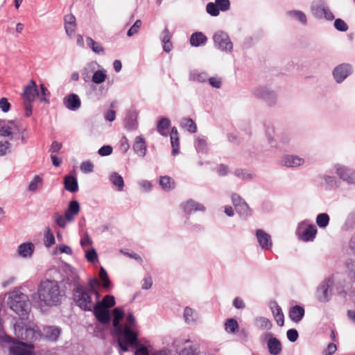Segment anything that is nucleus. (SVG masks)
Wrapping results in <instances>:
<instances>
[{
    "mask_svg": "<svg viewBox=\"0 0 355 355\" xmlns=\"http://www.w3.org/2000/svg\"><path fill=\"white\" fill-rule=\"evenodd\" d=\"M270 309L277 324L279 326L282 327L284 322V315L281 307L277 304V302H274L270 304Z\"/></svg>",
    "mask_w": 355,
    "mask_h": 355,
    "instance_id": "nucleus-25",
    "label": "nucleus"
},
{
    "mask_svg": "<svg viewBox=\"0 0 355 355\" xmlns=\"http://www.w3.org/2000/svg\"><path fill=\"white\" fill-rule=\"evenodd\" d=\"M135 347H137V349L135 355H149L148 349L146 346L138 345Z\"/></svg>",
    "mask_w": 355,
    "mask_h": 355,
    "instance_id": "nucleus-64",
    "label": "nucleus"
},
{
    "mask_svg": "<svg viewBox=\"0 0 355 355\" xmlns=\"http://www.w3.org/2000/svg\"><path fill=\"white\" fill-rule=\"evenodd\" d=\"M14 331L16 336L28 342L40 340L42 336L39 327L33 322H19L15 324Z\"/></svg>",
    "mask_w": 355,
    "mask_h": 355,
    "instance_id": "nucleus-4",
    "label": "nucleus"
},
{
    "mask_svg": "<svg viewBox=\"0 0 355 355\" xmlns=\"http://www.w3.org/2000/svg\"><path fill=\"white\" fill-rule=\"evenodd\" d=\"M334 27L336 30L341 32H345L348 30L347 24L341 19H336L334 21Z\"/></svg>",
    "mask_w": 355,
    "mask_h": 355,
    "instance_id": "nucleus-53",
    "label": "nucleus"
},
{
    "mask_svg": "<svg viewBox=\"0 0 355 355\" xmlns=\"http://www.w3.org/2000/svg\"><path fill=\"white\" fill-rule=\"evenodd\" d=\"M159 184L162 189L166 191H171L175 187V181L167 175L161 176L159 178Z\"/></svg>",
    "mask_w": 355,
    "mask_h": 355,
    "instance_id": "nucleus-30",
    "label": "nucleus"
},
{
    "mask_svg": "<svg viewBox=\"0 0 355 355\" xmlns=\"http://www.w3.org/2000/svg\"><path fill=\"white\" fill-rule=\"evenodd\" d=\"M207 41V36L202 32H196L190 37V44L192 46L198 47L205 45Z\"/></svg>",
    "mask_w": 355,
    "mask_h": 355,
    "instance_id": "nucleus-28",
    "label": "nucleus"
},
{
    "mask_svg": "<svg viewBox=\"0 0 355 355\" xmlns=\"http://www.w3.org/2000/svg\"><path fill=\"white\" fill-rule=\"evenodd\" d=\"M334 279L329 277L324 281L318 288L316 292V297L321 302H327L329 300L330 295L329 288L333 286Z\"/></svg>",
    "mask_w": 355,
    "mask_h": 355,
    "instance_id": "nucleus-11",
    "label": "nucleus"
},
{
    "mask_svg": "<svg viewBox=\"0 0 355 355\" xmlns=\"http://www.w3.org/2000/svg\"><path fill=\"white\" fill-rule=\"evenodd\" d=\"M184 319L187 324L195 325L197 324L198 315L196 311L187 306L184 310Z\"/></svg>",
    "mask_w": 355,
    "mask_h": 355,
    "instance_id": "nucleus-26",
    "label": "nucleus"
},
{
    "mask_svg": "<svg viewBox=\"0 0 355 355\" xmlns=\"http://www.w3.org/2000/svg\"><path fill=\"white\" fill-rule=\"evenodd\" d=\"M99 278L103 282V287L105 289H109L111 286V282L109 279L106 270L103 267L100 269Z\"/></svg>",
    "mask_w": 355,
    "mask_h": 355,
    "instance_id": "nucleus-46",
    "label": "nucleus"
},
{
    "mask_svg": "<svg viewBox=\"0 0 355 355\" xmlns=\"http://www.w3.org/2000/svg\"><path fill=\"white\" fill-rule=\"evenodd\" d=\"M304 315V309L299 305L293 306L289 311L291 320L295 322H299Z\"/></svg>",
    "mask_w": 355,
    "mask_h": 355,
    "instance_id": "nucleus-27",
    "label": "nucleus"
},
{
    "mask_svg": "<svg viewBox=\"0 0 355 355\" xmlns=\"http://www.w3.org/2000/svg\"><path fill=\"white\" fill-rule=\"evenodd\" d=\"M55 223L60 227L64 228L67 225V218L64 216H62L59 213H55L54 214Z\"/></svg>",
    "mask_w": 355,
    "mask_h": 355,
    "instance_id": "nucleus-56",
    "label": "nucleus"
},
{
    "mask_svg": "<svg viewBox=\"0 0 355 355\" xmlns=\"http://www.w3.org/2000/svg\"><path fill=\"white\" fill-rule=\"evenodd\" d=\"M135 153L140 157H144L146 153V144L145 139L142 136H138L135 138L133 144Z\"/></svg>",
    "mask_w": 355,
    "mask_h": 355,
    "instance_id": "nucleus-23",
    "label": "nucleus"
},
{
    "mask_svg": "<svg viewBox=\"0 0 355 355\" xmlns=\"http://www.w3.org/2000/svg\"><path fill=\"white\" fill-rule=\"evenodd\" d=\"M336 175L349 184H355V170L341 164L334 166Z\"/></svg>",
    "mask_w": 355,
    "mask_h": 355,
    "instance_id": "nucleus-9",
    "label": "nucleus"
},
{
    "mask_svg": "<svg viewBox=\"0 0 355 355\" xmlns=\"http://www.w3.org/2000/svg\"><path fill=\"white\" fill-rule=\"evenodd\" d=\"M190 79L194 81L204 83L208 79V76L205 72L193 71L190 73Z\"/></svg>",
    "mask_w": 355,
    "mask_h": 355,
    "instance_id": "nucleus-40",
    "label": "nucleus"
},
{
    "mask_svg": "<svg viewBox=\"0 0 355 355\" xmlns=\"http://www.w3.org/2000/svg\"><path fill=\"white\" fill-rule=\"evenodd\" d=\"M286 336L288 340L293 343L297 340L299 334L295 329H290L287 331Z\"/></svg>",
    "mask_w": 355,
    "mask_h": 355,
    "instance_id": "nucleus-62",
    "label": "nucleus"
},
{
    "mask_svg": "<svg viewBox=\"0 0 355 355\" xmlns=\"http://www.w3.org/2000/svg\"><path fill=\"white\" fill-rule=\"evenodd\" d=\"M256 327L261 329H270L272 324L271 322L265 317H259L256 319Z\"/></svg>",
    "mask_w": 355,
    "mask_h": 355,
    "instance_id": "nucleus-39",
    "label": "nucleus"
},
{
    "mask_svg": "<svg viewBox=\"0 0 355 355\" xmlns=\"http://www.w3.org/2000/svg\"><path fill=\"white\" fill-rule=\"evenodd\" d=\"M135 329L121 327L120 330H115L116 335L119 339L123 338V342L131 346H138V335L134 331Z\"/></svg>",
    "mask_w": 355,
    "mask_h": 355,
    "instance_id": "nucleus-8",
    "label": "nucleus"
},
{
    "mask_svg": "<svg viewBox=\"0 0 355 355\" xmlns=\"http://www.w3.org/2000/svg\"><path fill=\"white\" fill-rule=\"evenodd\" d=\"M225 330L231 334H235L239 329V324L235 319H227L225 323Z\"/></svg>",
    "mask_w": 355,
    "mask_h": 355,
    "instance_id": "nucleus-41",
    "label": "nucleus"
},
{
    "mask_svg": "<svg viewBox=\"0 0 355 355\" xmlns=\"http://www.w3.org/2000/svg\"><path fill=\"white\" fill-rule=\"evenodd\" d=\"M267 346L271 355H279L282 350L280 341L276 338H270L268 340Z\"/></svg>",
    "mask_w": 355,
    "mask_h": 355,
    "instance_id": "nucleus-24",
    "label": "nucleus"
},
{
    "mask_svg": "<svg viewBox=\"0 0 355 355\" xmlns=\"http://www.w3.org/2000/svg\"><path fill=\"white\" fill-rule=\"evenodd\" d=\"M64 188L71 193L76 192L78 190V184L76 178L70 175L66 176L64 178Z\"/></svg>",
    "mask_w": 355,
    "mask_h": 355,
    "instance_id": "nucleus-31",
    "label": "nucleus"
},
{
    "mask_svg": "<svg viewBox=\"0 0 355 355\" xmlns=\"http://www.w3.org/2000/svg\"><path fill=\"white\" fill-rule=\"evenodd\" d=\"M234 175L244 180H252L254 178V175L252 173L245 169L241 168L236 169L234 171Z\"/></svg>",
    "mask_w": 355,
    "mask_h": 355,
    "instance_id": "nucleus-49",
    "label": "nucleus"
},
{
    "mask_svg": "<svg viewBox=\"0 0 355 355\" xmlns=\"http://www.w3.org/2000/svg\"><path fill=\"white\" fill-rule=\"evenodd\" d=\"M317 229L314 225L309 224L307 220L300 223L297 228L296 234L303 241H313L316 235Z\"/></svg>",
    "mask_w": 355,
    "mask_h": 355,
    "instance_id": "nucleus-5",
    "label": "nucleus"
},
{
    "mask_svg": "<svg viewBox=\"0 0 355 355\" xmlns=\"http://www.w3.org/2000/svg\"><path fill=\"white\" fill-rule=\"evenodd\" d=\"M9 348V355H34L28 346L22 342H14Z\"/></svg>",
    "mask_w": 355,
    "mask_h": 355,
    "instance_id": "nucleus-14",
    "label": "nucleus"
},
{
    "mask_svg": "<svg viewBox=\"0 0 355 355\" xmlns=\"http://www.w3.org/2000/svg\"><path fill=\"white\" fill-rule=\"evenodd\" d=\"M329 223V216L327 214H320L316 217V223L320 228H325Z\"/></svg>",
    "mask_w": 355,
    "mask_h": 355,
    "instance_id": "nucleus-44",
    "label": "nucleus"
},
{
    "mask_svg": "<svg viewBox=\"0 0 355 355\" xmlns=\"http://www.w3.org/2000/svg\"><path fill=\"white\" fill-rule=\"evenodd\" d=\"M14 342V338L7 335L3 329V320L0 318V345H10Z\"/></svg>",
    "mask_w": 355,
    "mask_h": 355,
    "instance_id": "nucleus-34",
    "label": "nucleus"
},
{
    "mask_svg": "<svg viewBox=\"0 0 355 355\" xmlns=\"http://www.w3.org/2000/svg\"><path fill=\"white\" fill-rule=\"evenodd\" d=\"M17 125L12 121H0V136L8 137L19 132Z\"/></svg>",
    "mask_w": 355,
    "mask_h": 355,
    "instance_id": "nucleus-17",
    "label": "nucleus"
},
{
    "mask_svg": "<svg viewBox=\"0 0 355 355\" xmlns=\"http://www.w3.org/2000/svg\"><path fill=\"white\" fill-rule=\"evenodd\" d=\"M253 94L255 96L264 99L270 105H273L275 102L276 95L275 92L265 87L256 88L253 91Z\"/></svg>",
    "mask_w": 355,
    "mask_h": 355,
    "instance_id": "nucleus-13",
    "label": "nucleus"
},
{
    "mask_svg": "<svg viewBox=\"0 0 355 355\" xmlns=\"http://www.w3.org/2000/svg\"><path fill=\"white\" fill-rule=\"evenodd\" d=\"M80 209V204L76 200L70 201L68 207L64 212L65 217L68 222L73 220L75 216H76Z\"/></svg>",
    "mask_w": 355,
    "mask_h": 355,
    "instance_id": "nucleus-20",
    "label": "nucleus"
},
{
    "mask_svg": "<svg viewBox=\"0 0 355 355\" xmlns=\"http://www.w3.org/2000/svg\"><path fill=\"white\" fill-rule=\"evenodd\" d=\"M113 148L110 145H105L99 148L98 153L101 156H108L112 154Z\"/></svg>",
    "mask_w": 355,
    "mask_h": 355,
    "instance_id": "nucleus-63",
    "label": "nucleus"
},
{
    "mask_svg": "<svg viewBox=\"0 0 355 355\" xmlns=\"http://www.w3.org/2000/svg\"><path fill=\"white\" fill-rule=\"evenodd\" d=\"M86 43L89 49H92L93 52L97 54H103L105 51L103 46L98 43L97 42L94 41L92 37H87L86 38Z\"/></svg>",
    "mask_w": 355,
    "mask_h": 355,
    "instance_id": "nucleus-32",
    "label": "nucleus"
},
{
    "mask_svg": "<svg viewBox=\"0 0 355 355\" xmlns=\"http://www.w3.org/2000/svg\"><path fill=\"white\" fill-rule=\"evenodd\" d=\"M113 315H114V320H113V327L115 330H120L121 327H123L120 324V321L124 317V311L122 309L116 307L113 310Z\"/></svg>",
    "mask_w": 355,
    "mask_h": 355,
    "instance_id": "nucleus-29",
    "label": "nucleus"
},
{
    "mask_svg": "<svg viewBox=\"0 0 355 355\" xmlns=\"http://www.w3.org/2000/svg\"><path fill=\"white\" fill-rule=\"evenodd\" d=\"M7 304L21 320L28 318L31 311L29 299L28 295L19 288H15L8 293Z\"/></svg>",
    "mask_w": 355,
    "mask_h": 355,
    "instance_id": "nucleus-2",
    "label": "nucleus"
},
{
    "mask_svg": "<svg viewBox=\"0 0 355 355\" xmlns=\"http://www.w3.org/2000/svg\"><path fill=\"white\" fill-rule=\"evenodd\" d=\"M64 297L65 291L58 282L46 279L40 283L37 292L32 295V300L38 307L43 309L61 304Z\"/></svg>",
    "mask_w": 355,
    "mask_h": 355,
    "instance_id": "nucleus-1",
    "label": "nucleus"
},
{
    "mask_svg": "<svg viewBox=\"0 0 355 355\" xmlns=\"http://www.w3.org/2000/svg\"><path fill=\"white\" fill-rule=\"evenodd\" d=\"M35 246L31 242L23 243L17 248V254L22 258L31 257L34 252Z\"/></svg>",
    "mask_w": 355,
    "mask_h": 355,
    "instance_id": "nucleus-22",
    "label": "nucleus"
},
{
    "mask_svg": "<svg viewBox=\"0 0 355 355\" xmlns=\"http://www.w3.org/2000/svg\"><path fill=\"white\" fill-rule=\"evenodd\" d=\"M287 14L292 17L297 18L302 24H306V17L303 12L300 10H291Z\"/></svg>",
    "mask_w": 355,
    "mask_h": 355,
    "instance_id": "nucleus-51",
    "label": "nucleus"
},
{
    "mask_svg": "<svg viewBox=\"0 0 355 355\" xmlns=\"http://www.w3.org/2000/svg\"><path fill=\"white\" fill-rule=\"evenodd\" d=\"M256 236L260 247L263 250H269L272 246V241L270 234L259 229L256 231Z\"/></svg>",
    "mask_w": 355,
    "mask_h": 355,
    "instance_id": "nucleus-18",
    "label": "nucleus"
},
{
    "mask_svg": "<svg viewBox=\"0 0 355 355\" xmlns=\"http://www.w3.org/2000/svg\"><path fill=\"white\" fill-rule=\"evenodd\" d=\"M181 207L187 214H191L193 211H205V207L203 205L200 204L193 200H189L185 202L182 203Z\"/></svg>",
    "mask_w": 355,
    "mask_h": 355,
    "instance_id": "nucleus-21",
    "label": "nucleus"
},
{
    "mask_svg": "<svg viewBox=\"0 0 355 355\" xmlns=\"http://www.w3.org/2000/svg\"><path fill=\"white\" fill-rule=\"evenodd\" d=\"M42 180L38 175H35L33 180L29 183L28 189L31 192H35L42 185Z\"/></svg>",
    "mask_w": 355,
    "mask_h": 355,
    "instance_id": "nucleus-50",
    "label": "nucleus"
},
{
    "mask_svg": "<svg viewBox=\"0 0 355 355\" xmlns=\"http://www.w3.org/2000/svg\"><path fill=\"white\" fill-rule=\"evenodd\" d=\"M141 21L140 19H137L128 31L127 35L128 37H131L137 33L139 29L141 26Z\"/></svg>",
    "mask_w": 355,
    "mask_h": 355,
    "instance_id": "nucleus-54",
    "label": "nucleus"
},
{
    "mask_svg": "<svg viewBox=\"0 0 355 355\" xmlns=\"http://www.w3.org/2000/svg\"><path fill=\"white\" fill-rule=\"evenodd\" d=\"M63 104L68 110L75 111L80 107L81 101L77 94L71 93L64 98Z\"/></svg>",
    "mask_w": 355,
    "mask_h": 355,
    "instance_id": "nucleus-19",
    "label": "nucleus"
},
{
    "mask_svg": "<svg viewBox=\"0 0 355 355\" xmlns=\"http://www.w3.org/2000/svg\"><path fill=\"white\" fill-rule=\"evenodd\" d=\"M92 310L95 317L101 323L107 324L110 322V315L108 309L103 303H100L99 300H96Z\"/></svg>",
    "mask_w": 355,
    "mask_h": 355,
    "instance_id": "nucleus-10",
    "label": "nucleus"
},
{
    "mask_svg": "<svg viewBox=\"0 0 355 355\" xmlns=\"http://www.w3.org/2000/svg\"><path fill=\"white\" fill-rule=\"evenodd\" d=\"M195 147L198 152H202L207 148L206 141L203 139L198 138L195 141Z\"/></svg>",
    "mask_w": 355,
    "mask_h": 355,
    "instance_id": "nucleus-60",
    "label": "nucleus"
},
{
    "mask_svg": "<svg viewBox=\"0 0 355 355\" xmlns=\"http://www.w3.org/2000/svg\"><path fill=\"white\" fill-rule=\"evenodd\" d=\"M98 286V281L95 278H89L88 280V284L86 286L88 290L95 294V300H99V293L97 289Z\"/></svg>",
    "mask_w": 355,
    "mask_h": 355,
    "instance_id": "nucleus-38",
    "label": "nucleus"
},
{
    "mask_svg": "<svg viewBox=\"0 0 355 355\" xmlns=\"http://www.w3.org/2000/svg\"><path fill=\"white\" fill-rule=\"evenodd\" d=\"M181 126L188 130L189 132L195 133L197 131V127L191 119L184 118L181 121Z\"/></svg>",
    "mask_w": 355,
    "mask_h": 355,
    "instance_id": "nucleus-37",
    "label": "nucleus"
},
{
    "mask_svg": "<svg viewBox=\"0 0 355 355\" xmlns=\"http://www.w3.org/2000/svg\"><path fill=\"white\" fill-rule=\"evenodd\" d=\"M100 303H103L108 309L114 306L115 299L112 295H106Z\"/></svg>",
    "mask_w": 355,
    "mask_h": 355,
    "instance_id": "nucleus-61",
    "label": "nucleus"
},
{
    "mask_svg": "<svg viewBox=\"0 0 355 355\" xmlns=\"http://www.w3.org/2000/svg\"><path fill=\"white\" fill-rule=\"evenodd\" d=\"M106 73L105 70H98L92 76V80L96 84H101L105 80Z\"/></svg>",
    "mask_w": 355,
    "mask_h": 355,
    "instance_id": "nucleus-45",
    "label": "nucleus"
},
{
    "mask_svg": "<svg viewBox=\"0 0 355 355\" xmlns=\"http://www.w3.org/2000/svg\"><path fill=\"white\" fill-rule=\"evenodd\" d=\"M60 332L61 329L57 327H48L45 329L46 337L52 341L59 338Z\"/></svg>",
    "mask_w": 355,
    "mask_h": 355,
    "instance_id": "nucleus-35",
    "label": "nucleus"
},
{
    "mask_svg": "<svg viewBox=\"0 0 355 355\" xmlns=\"http://www.w3.org/2000/svg\"><path fill=\"white\" fill-rule=\"evenodd\" d=\"M136 319L132 313H129L126 317V323L123 327H128L130 329H135L136 327Z\"/></svg>",
    "mask_w": 355,
    "mask_h": 355,
    "instance_id": "nucleus-55",
    "label": "nucleus"
},
{
    "mask_svg": "<svg viewBox=\"0 0 355 355\" xmlns=\"http://www.w3.org/2000/svg\"><path fill=\"white\" fill-rule=\"evenodd\" d=\"M44 242L46 247H50L55 242V236L51 229L47 227L45 230Z\"/></svg>",
    "mask_w": 355,
    "mask_h": 355,
    "instance_id": "nucleus-42",
    "label": "nucleus"
},
{
    "mask_svg": "<svg viewBox=\"0 0 355 355\" xmlns=\"http://www.w3.org/2000/svg\"><path fill=\"white\" fill-rule=\"evenodd\" d=\"M64 275L62 282L65 286H73V288H76L78 285H81L80 283V277L73 268L69 265H66L64 268Z\"/></svg>",
    "mask_w": 355,
    "mask_h": 355,
    "instance_id": "nucleus-7",
    "label": "nucleus"
},
{
    "mask_svg": "<svg viewBox=\"0 0 355 355\" xmlns=\"http://www.w3.org/2000/svg\"><path fill=\"white\" fill-rule=\"evenodd\" d=\"M39 95L37 85L34 80H31L30 83L25 86L22 93V97L24 102H33L36 96Z\"/></svg>",
    "mask_w": 355,
    "mask_h": 355,
    "instance_id": "nucleus-15",
    "label": "nucleus"
},
{
    "mask_svg": "<svg viewBox=\"0 0 355 355\" xmlns=\"http://www.w3.org/2000/svg\"><path fill=\"white\" fill-rule=\"evenodd\" d=\"M73 300L84 311H91L96 302L95 294L87 289L86 285H78L73 288Z\"/></svg>",
    "mask_w": 355,
    "mask_h": 355,
    "instance_id": "nucleus-3",
    "label": "nucleus"
},
{
    "mask_svg": "<svg viewBox=\"0 0 355 355\" xmlns=\"http://www.w3.org/2000/svg\"><path fill=\"white\" fill-rule=\"evenodd\" d=\"M86 259L91 263H94L98 259V254L94 248H92L85 253Z\"/></svg>",
    "mask_w": 355,
    "mask_h": 355,
    "instance_id": "nucleus-59",
    "label": "nucleus"
},
{
    "mask_svg": "<svg viewBox=\"0 0 355 355\" xmlns=\"http://www.w3.org/2000/svg\"><path fill=\"white\" fill-rule=\"evenodd\" d=\"M352 73V66L349 64H341L333 71V76L338 83H341Z\"/></svg>",
    "mask_w": 355,
    "mask_h": 355,
    "instance_id": "nucleus-12",
    "label": "nucleus"
},
{
    "mask_svg": "<svg viewBox=\"0 0 355 355\" xmlns=\"http://www.w3.org/2000/svg\"><path fill=\"white\" fill-rule=\"evenodd\" d=\"M218 8L220 10L225 12L230 9V0H216Z\"/></svg>",
    "mask_w": 355,
    "mask_h": 355,
    "instance_id": "nucleus-57",
    "label": "nucleus"
},
{
    "mask_svg": "<svg viewBox=\"0 0 355 355\" xmlns=\"http://www.w3.org/2000/svg\"><path fill=\"white\" fill-rule=\"evenodd\" d=\"M110 182L117 187L119 191H122L124 187V181L123 177L116 172H112L110 175Z\"/></svg>",
    "mask_w": 355,
    "mask_h": 355,
    "instance_id": "nucleus-33",
    "label": "nucleus"
},
{
    "mask_svg": "<svg viewBox=\"0 0 355 355\" xmlns=\"http://www.w3.org/2000/svg\"><path fill=\"white\" fill-rule=\"evenodd\" d=\"M80 170L85 173H91L94 170V165L89 161L83 162L80 164Z\"/></svg>",
    "mask_w": 355,
    "mask_h": 355,
    "instance_id": "nucleus-58",
    "label": "nucleus"
},
{
    "mask_svg": "<svg viewBox=\"0 0 355 355\" xmlns=\"http://www.w3.org/2000/svg\"><path fill=\"white\" fill-rule=\"evenodd\" d=\"M320 178L324 181L326 185L329 188H336L338 187V180L334 176L323 175Z\"/></svg>",
    "mask_w": 355,
    "mask_h": 355,
    "instance_id": "nucleus-47",
    "label": "nucleus"
},
{
    "mask_svg": "<svg viewBox=\"0 0 355 355\" xmlns=\"http://www.w3.org/2000/svg\"><path fill=\"white\" fill-rule=\"evenodd\" d=\"M215 46L221 51L230 53L233 49V44L229 35L221 31H217L213 36Z\"/></svg>",
    "mask_w": 355,
    "mask_h": 355,
    "instance_id": "nucleus-6",
    "label": "nucleus"
},
{
    "mask_svg": "<svg viewBox=\"0 0 355 355\" xmlns=\"http://www.w3.org/2000/svg\"><path fill=\"white\" fill-rule=\"evenodd\" d=\"M170 125V120L167 118L163 117L157 123V130L160 135L163 136H167V132L165 130L169 128Z\"/></svg>",
    "mask_w": 355,
    "mask_h": 355,
    "instance_id": "nucleus-36",
    "label": "nucleus"
},
{
    "mask_svg": "<svg viewBox=\"0 0 355 355\" xmlns=\"http://www.w3.org/2000/svg\"><path fill=\"white\" fill-rule=\"evenodd\" d=\"M279 163L286 167H297L304 164V159L297 155H285L282 157Z\"/></svg>",
    "mask_w": 355,
    "mask_h": 355,
    "instance_id": "nucleus-16",
    "label": "nucleus"
},
{
    "mask_svg": "<svg viewBox=\"0 0 355 355\" xmlns=\"http://www.w3.org/2000/svg\"><path fill=\"white\" fill-rule=\"evenodd\" d=\"M326 6L323 3L313 5L311 7L313 15L317 18H322Z\"/></svg>",
    "mask_w": 355,
    "mask_h": 355,
    "instance_id": "nucleus-48",
    "label": "nucleus"
},
{
    "mask_svg": "<svg viewBox=\"0 0 355 355\" xmlns=\"http://www.w3.org/2000/svg\"><path fill=\"white\" fill-rule=\"evenodd\" d=\"M235 209L236 212L243 218H245L251 214V209L245 202L239 205Z\"/></svg>",
    "mask_w": 355,
    "mask_h": 355,
    "instance_id": "nucleus-43",
    "label": "nucleus"
},
{
    "mask_svg": "<svg viewBox=\"0 0 355 355\" xmlns=\"http://www.w3.org/2000/svg\"><path fill=\"white\" fill-rule=\"evenodd\" d=\"M206 10L210 15L216 17L220 13V10L216 2H209L207 4Z\"/></svg>",
    "mask_w": 355,
    "mask_h": 355,
    "instance_id": "nucleus-52",
    "label": "nucleus"
}]
</instances>
